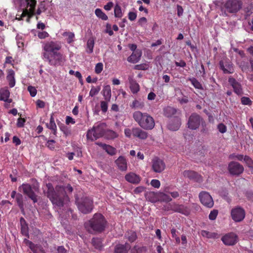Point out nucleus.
<instances>
[{
  "label": "nucleus",
  "instance_id": "obj_1",
  "mask_svg": "<svg viewBox=\"0 0 253 253\" xmlns=\"http://www.w3.org/2000/svg\"><path fill=\"white\" fill-rule=\"evenodd\" d=\"M47 190L46 196L52 204L60 209L69 206L70 199L68 194H71L73 188L70 184L66 185H57L54 189L52 184L48 183L46 185Z\"/></svg>",
  "mask_w": 253,
  "mask_h": 253
},
{
  "label": "nucleus",
  "instance_id": "obj_2",
  "mask_svg": "<svg viewBox=\"0 0 253 253\" xmlns=\"http://www.w3.org/2000/svg\"><path fill=\"white\" fill-rule=\"evenodd\" d=\"M61 43L56 41H48L42 45V59L53 67L62 66L66 59L65 56L60 51Z\"/></svg>",
  "mask_w": 253,
  "mask_h": 253
},
{
  "label": "nucleus",
  "instance_id": "obj_3",
  "mask_svg": "<svg viewBox=\"0 0 253 253\" xmlns=\"http://www.w3.org/2000/svg\"><path fill=\"white\" fill-rule=\"evenodd\" d=\"M107 221L101 213H95L93 217L85 224V227L88 232L101 233L105 228Z\"/></svg>",
  "mask_w": 253,
  "mask_h": 253
},
{
  "label": "nucleus",
  "instance_id": "obj_4",
  "mask_svg": "<svg viewBox=\"0 0 253 253\" xmlns=\"http://www.w3.org/2000/svg\"><path fill=\"white\" fill-rule=\"evenodd\" d=\"M133 118L143 129L152 130L155 126L154 118L147 113H142L139 111H135L133 114Z\"/></svg>",
  "mask_w": 253,
  "mask_h": 253
},
{
  "label": "nucleus",
  "instance_id": "obj_5",
  "mask_svg": "<svg viewBox=\"0 0 253 253\" xmlns=\"http://www.w3.org/2000/svg\"><path fill=\"white\" fill-rule=\"evenodd\" d=\"M18 189L30 199L34 204L38 202V199L40 198L37 194V193H39L40 190V186L38 183L33 185L28 183H23L19 187Z\"/></svg>",
  "mask_w": 253,
  "mask_h": 253
},
{
  "label": "nucleus",
  "instance_id": "obj_6",
  "mask_svg": "<svg viewBox=\"0 0 253 253\" xmlns=\"http://www.w3.org/2000/svg\"><path fill=\"white\" fill-rule=\"evenodd\" d=\"M107 129L105 123H99L94 125L91 129H89L86 133V138L93 141L104 136Z\"/></svg>",
  "mask_w": 253,
  "mask_h": 253
},
{
  "label": "nucleus",
  "instance_id": "obj_7",
  "mask_svg": "<svg viewBox=\"0 0 253 253\" xmlns=\"http://www.w3.org/2000/svg\"><path fill=\"white\" fill-rule=\"evenodd\" d=\"M79 210L84 214L91 212L93 208V200L87 197H83L77 202Z\"/></svg>",
  "mask_w": 253,
  "mask_h": 253
},
{
  "label": "nucleus",
  "instance_id": "obj_8",
  "mask_svg": "<svg viewBox=\"0 0 253 253\" xmlns=\"http://www.w3.org/2000/svg\"><path fill=\"white\" fill-rule=\"evenodd\" d=\"M242 2L240 0H227L224 4L226 11L230 13H237L242 7Z\"/></svg>",
  "mask_w": 253,
  "mask_h": 253
},
{
  "label": "nucleus",
  "instance_id": "obj_9",
  "mask_svg": "<svg viewBox=\"0 0 253 253\" xmlns=\"http://www.w3.org/2000/svg\"><path fill=\"white\" fill-rule=\"evenodd\" d=\"M203 118L197 113H192L189 117L188 122V127L192 130H196L199 128L202 122Z\"/></svg>",
  "mask_w": 253,
  "mask_h": 253
},
{
  "label": "nucleus",
  "instance_id": "obj_10",
  "mask_svg": "<svg viewBox=\"0 0 253 253\" xmlns=\"http://www.w3.org/2000/svg\"><path fill=\"white\" fill-rule=\"evenodd\" d=\"M246 212L245 210L239 206H237L231 211L232 219L235 222H241L245 217Z\"/></svg>",
  "mask_w": 253,
  "mask_h": 253
},
{
  "label": "nucleus",
  "instance_id": "obj_11",
  "mask_svg": "<svg viewBox=\"0 0 253 253\" xmlns=\"http://www.w3.org/2000/svg\"><path fill=\"white\" fill-rule=\"evenodd\" d=\"M199 197L201 203L205 207L208 208H211L213 206V200L208 192L206 191H202L200 192Z\"/></svg>",
  "mask_w": 253,
  "mask_h": 253
},
{
  "label": "nucleus",
  "instance_id": "obj_12",
  "mask_svg": "<svg viewBox=\"0 0 253 253\" xmlns=\"http://www.w3.org/2000/svg\"><path fill=\"white\" fill-rule=\"evenodd\" d=\"M228 170L231 175H239L243 172L244 168L239 163L232 161L228 164Z\"/></svg>",
  "mask_w": 253,
  "mask_h": 253
},
{
  "label": "nucleus",
  "instance_id": "obj_13",
  "mask_svg": "<svg viewBox=\"0 0 253 253\" xmlns=\"http://www.w3.org/2000/svg\"><path fill=\"white\" fill-rule=\"evenodd\" d=\"M152 169L155 172L161 173L165 169V163L158 157H155L152 160Z\"/></svg>",
  "mask_w": 253,
  "mask_h": 253
},
{
  "label": "nucleus",
  "instance_id": "obj_14",
  "mask_svg": "<svg viewBox=\"0 0 253 253\" xmlns=\"http://www.w3.org/2000/svg\"><path fill=\"white\" fill-rule=\"evenodd\" d=\"M238 240V236L232 232L225 235L221 238L223 243L227 246L234 245L237 243Z\"/></svg>",
  "mask_w": 253,
  "mask_h": 253
},
{
  "label": "nucleus",
  "instance_id": "obj_15",
  "mask_svg": "<svg viewBox=\"0 0 253 253\" xmlns=\"http://www.w3.org/2000/svg\"><path fill=\"white\" fill-rule=\"evenodd\" d=\"M181 119L178 116H173L170 119L168 124V128L172 131H176L178 130L181 126Z\"/></svg>",
  "mask_w": 253,
  "mask_h": 253
},
{
  "label": "nucleus",
  "instance_id": "obj_16",
  "mask_svg": "<svg viewBox=\"0 0 253 253\" xmlns=\"http://www.w3.org/2000/svg\"><path fill=\"white\" fill-rule=\"evenodd\" d=\"M228 82L233 88L234 92L238 95H241L243 94V90L242 85L237 81L235 79L229 77Z\"/></svg>",
  "mask_w": 253,
  "mask_h": 253
},
{
  "label": "nucleus",
  "instance_id": "obj_17",
  "mask_svg": "<svg viewBox=\"0 0 253 253\" xmlns=\"http://www.w3.org/2000/svg\"><path fill=\"white\" fill-rule=\"evenodd\" d=\"M183 175L185 177L188 178L189 179L194 180L196 182H201L202 181V176L193 170H184L183 172Z\"/></svg>",
  "mask_w": 253,
  "mask_h": 253
},
{
  "label": "nucleus",
  "instance_id": "obj_18",
  "mask_svg": "<svg viewBox=\"0 0 253 253\" xmlns=\"http://www.w3.org/2000/svg\"><path fill=\"white\" fill-rule=\"evenodd\" d=\"M132 136L139 139L145 140L148 137V134L147 132L143 130L141 127H135L132 128Z\"/></svg>",
  "mask_w": 253,
  "mask_h": 253
},
{
  "label": "nucleus",
  "instance_id": "obj_19",
  "mask_svg": "<svg viewBox=\"0 0 253 253\" xmlns=\"http://www.w3.org/2000/svg\"><path fill=\"white\" fill-rule=\"evenodd\" d=\"M24 241L28 245L33 253H45L44 250L41 245L35 244L27 239H25Z\"/></svg>",
  "mask_w": 253,
  "mask_h": 253
},
{
  "label": "nucleus",
  "instance_id": "obj_20",
  "mask_svg": "<svg viewBox=\"0 0 253 253\" xmlns=\"http://www.w3.org/2000/svg\"><path fill=\"white\" fill-rule=\"evenodd\" d=\"M126 180L133 184H138L141 179V177L134 172H129L125 175Z\"/></svg>",
  "mask_w": 253,
  "mask_h": 253
},
{
  "label": "nucleus",
  "instance_id": "obj_21",
  "mask_svg": "<svg viewBox=\"0 0 253 253\" xmlns=\"http://www.w3.org/2000/svg\"><path fill=\"white\" fill-rule=\"evenodd\" d=\"M115 163L118 168L122 171H125L127 170V161L126 159L122 156H120Z\"/></svg>",
  "mask_w": 253,
  "mask_h": 253
},
{
  "label": "nucleus",
  "instance_id": "obj_22",
  "mask_svg": "<svg viewBox=\"0 0 253 253\" xmlns=\"http://www.w3.org/2000/svg\"><path fill=\"white\" fill-rule=\"evenodd\" d=\"M160 192H155L153 191L147 192L145 195V198L147 200L152 203H155L160 201Z\"/></svg>",
  "mask_w": 253,
  "mask_h": 253
},
{
  "label": "nucleus",
  "instance_id": "obj_23",
  "mask_svg": "<svg viewBox=\"0 0 253 253\" xmlns=\"http://www.w3.org/2000/svg\"><path fill=\"white\" fill-rule=\"evenodd\" d=\"M170 206V209L175 212H179L185 215L188 214V211L187 207L183 205H179L173 203Z\"/></svg>",
  "mask_w": 253,
  "mask_h": 253
},
{
  "label": "nucleus",
  "instance_id": "obj_24",
  "mask_svg": "<svg viewBox=\"0 0 253 253\" xmlns=\"http://www.w3.org/2000/svg\"><path fill=\"white\" fill-rule=\"evenodd\" d=\"M219 66L224 74H232L234 72L233 64L230 62H227L224 65L223 62L221 61L219 62Z\"/></svg>",
  "mask_w": 253,
  "mask_h": 253
},
{
  "label": "nucleus",
  "instance_id": "obj_25",
  "mask_svg": "<svg viewBox=\"0 0 253 253\" xmlns=\"http://www.w3.org/2000/svg\"><path fill=\"white\" fill-rule=\"evenodd\" d=\"M130 248V245L126 243L125 244H117L114 248V253H127L128 250Z\"/></svg>",
  "mask_w": 253,
  "mask_h": 253
},
{
  "label": "nucleus",
  "instance_id": "obj_26",
  "mask_svg": "<svg viewBox=\"0 0 253 253\" xmlns=\"http://www.w3.org/2000/svg\"><path fill=\"white\" fill-rule=\"evenodd\" d=\"M96 144L102 147L107 154L111 156H114L117 153L116 149L110 145H107L101 142H97Z\"/></svg>",
  "mask_w": 253,
  "mask_h": 253
},
{
  "label": "nucleus",
  "instance_id": "obj_27",
  "mask_svg": "<svg viewBox=\"0 0 253 253\" xmlns=\"http://www.w3.org/2000/svg\"><path fill=\"white\" fill-rule=\"evenodd\" d=\"M20 223L21 225V232L22 235L29 238L28 226L25 219L21 217L20 218Z\"/></svg>",
  "mask_w": 253,
  "mask_h": 253
},
{
  "label": "nucleus",
  "instance_id": "obj_28",
  "mask_svg": "<svg viewBox=\"0 0 253 253\" xmlns=\"http://www.w3.org/2000/svg\"><path fill=\"white\" fill-rule=\"evenodd\" d=\"M91 244L95 249L99 251L102 250L103 248V240L100 238H92L91 239Z\"/></svg>",
  "mask_w": 253,
  "mask_h": 253
},
{
  "label": "nucleus",
  "instance_id": "obj_29",
  "mask_svg": "<svg viewBox=\"0 0 253 253\" xmlns=\"http://www.w3.org/2000/svg\"><path fill=\"white\" fill-rule=\"evenodd\" d=\"M141 56V53L139 51L133 52L127 59L128 62L132 63H136L138 62Z\"/></svg>",
  "mask_w": 253,
  "mask_h": 253
},
{
  "label": "nucleus",
  "instance_id": "obj_30",
  "mask_svg": "<svg viewBox=\"0 0 253 253\" xmlns=\"http://www.w3.org/2000/svg\"><path fill=\"white\" fill-rule=\"evenodd\" d=\"M129 83L130 84V89L131 90V91L133 93H137L140 89L139 85L136 82V81L132 79V78H129Z\"/></svg>",
  "mask_w": 253,
  "mask_h": 253
},
{
  "label": "nucleus",
  "instance_id": "obj_31",
  "mask_svg": "<svg viewBox=\"0 0 253 253\" xmlns=\"http://www.w3.org/2000/svg\"><path fill=\"white\" fill-rule=\"evenodd\" d=\"M14 76V71L12 69L8 70L6 79L8 82L9 85L10 87H13L15 85Z\"/></svg>",
  "mask_w": 253,
  "mask_h": 253
},
{
  "label": "nucleus",
  "instance_id": "obj_32",
  "mask_svg": "<svg viewBox=\"0 0 253 253\" xmlns=\"http://www.w3.org/2000/svg\"><path fill=\"white\" fill-rule=\"evenodd\" d=\"M124 237L130 243L134 242L137 238L136 232L132 230L127 231L125 233Z\"/></svg>",
  "mask_w": 253,
  "mask_h": 253
},
{
  "label": "nucleus",
  "instance_id": "obj_33",
  "mask_svg": "<svg viewBox=\"0 0 253 253\" xmlns=\"http://www.w3.org/2000/svg\"><path fill=\"white\" fill-rule=\"evenodd\" d=\"M102 94L104 99L107 101H110L111 97V89L109 85H106L104 86L102 90Z\"/></svg>",
  "mask_w": 253,
  "mask_h": 253
},
{
  "label": "nucleus",
  "instance_id": "obj_34",
  "mask_svg": "<svg viewBox=\"0 0 253 253\" xmlns=\"http://www.w3.org/2000/svg\"><path fill=\"white\" fill-rule=\"evenodd\" d=\"M176 112L177 110L175 108L168 106L164 109V115L165 117L171 119L176 114Z\"/></svg>",
  "mask_w": 253,
  "mask_h": 253
},
{
  "label": "nucleus",
  "instance_id": "obj_35",
  "mask_svg": "<svg viewBox=\"0 0 253 253\" xmlns=\"http://www.w3.org/2000/svg\"><path fill=\"white\" fill-rule=\"evenodd\" d=\"M16 201L17 204L18 206L19 209L21 211H24V203H23V196L21 194L17 193L16 196Z\"/></svg>",
  "mask_w": 253,
  "mask_h": 253
},
{
  "label": "nucleus",
  "instance_id": "obj_36",
  "mask_svg": "<svg viewBox=\"0 0 253 253\" xmlns=\"http://www.w3.org/2000/svg\"><path fill=\"white\" fill-rule=\"evenodd\" d=\"M104 136L108 139H114L118 137V134L116 132L107 128Z\"/></svg>",
  "mask_w": 253,
  "mask_h": 253
},
{
  "label": "nucleus",
  "instance_id": "obj_37",
  "mask_svg": "<svg viewBox=\"0 0 253 253\" xmlns=\"http://www.w3.org/2000/svg\"><path fill=\"white\" fill-rule=\"evenodd\" d=\"M94 40L93 38H90L87 42L86 51L88 53H91L93 51Z\"/></svg>",
  "mask_w": 253,
  "mask_h": 253
},
{
  "label": "nucleus",
  "instance_id": "obj_38",
  "mask_svg": "<svg viewBox=\"0 0 253 253\" xmlns=\"http://www.w3.org/2000/svg\"><path fill=\"white\" fill-rule=\"evenodd\" d=\"M27 6L30 7V12L31 13V16L35 15V7L37 4L36 0H26Z\"/></svg>",
  "mask_w": 253,
  "mask_h": 253
},
{
  "label": "nucleus",
  "instance_id": "obj_39",
  "mask_svg": "<svg viewBox=\"0 0 253 253\" xmlns=\"http://www.w3.org/2000/svg\"><path fill=\"white\" fill-rule=\"evenodd\" d=\"M10 92L7 88H1L0 89V100H5L9 97Z\"/></svg>",
  "mask_w": 253,
  "mask_h": 253
},
{
  "label": "nucleus",
  "instance_id": "obj_40",
  "mask_svg": "<svg viewBox=\"0 0 253 253\" xmlns=\"http://www.w3.org/2000/svg\"><path fill=\"white\" fill-rule=\"evenodd\" d=\"M144 106V103L138 101L137 100H134L133 101L132 103L130 105V107L131 108L141 109H142Z\"/></svg>",
  "mask_w": 253,
  "mask_h": 253
},
{
  "label": "nucleus",
  "instance_id": "obj_41",
  "mask_svg": "<svg viewBox=\"0 0 253 253\" xmlns=\"http://www.w3.org/2000/svg\"><path fill=\"white\" fill-rule=\"evenodd\" d=\"M64 37H66V41L68 43H71L74 42V39L75 38V34L70 32H65L63 34Z\"/></svg>",
  "mask_w": 253,
  "mask_h": 253
},
{
  "label": "nucleus",
  "instance_id": "obj_42",
  "mask_svg": "<svg viewBox=\"0 0 253 253\" xmlns=\"http://www.w3.org/2000/svg\"><path fill=\"white\" fill-rule=\"evenodd\" d=\"M95 14L97 17L103 20H107L108 19L107 15L100 8H97L95 9Z\"/></svg>",
  "mask_w": 253,
  "mask_h": 253
},
{
  "label": "nucleus",
  "instance_id": "obj_43",
  "mask_svg": "<svg viewBox=\"0 0 253 253\" xmlns=\"http://www.w3.org/2000/svg\"><path fill=\"white\" fill-rule=\"evenodd\" d=\"M114 16L117 18H122L123 16V13L122 12L121 6L117 4L114 7Z\"/></svg>",
  "mask_w": 253,
  "mask_h": 253
},
{
  "label": "nucleus",
  "instance_id": "obj_44",
  "mask_svg": "<svg viewBox=\"0 0 253 253\" xmlns=\"http://www.w3.org/2000/svg\"><path fill=\"white\" fill-rule=\"evenodd\" d=\"M189 80L195 88L199 89H203L202 84L196 78H190Z\"/></svg>",
  "mask_w": 253,
  "mask_h": 253
},
{
  "label": "nucleus",
  "instance_id": "obj_45",
  "mask_svg": "<svg viewBox=\"0 0 253 253\" xmlns=\"http://www.w3.org/2000/svg\"><path fill=\"white\" fill-rule=\"evenodd\" d=\"M145 250V247L134 246L131 250L130 253H142Z\"/></svg>",
  "mask_w": 253,
  "mask_h": 253
},
{
  "label": "nucleus",
  "instance_id": "obj_46",
  "mask_svg": "<svg viewBox=\"0 0 253 253\" xmlns=\"http://www.w3.org/2000/svg\"><path fill=\"white\" fill-rule=\"evenodd\" d=\"M160 201H164L166 202H169L172 201L171 198H170L168 195L160 192Z\"/></svg>",
  "mask_w": 253,
  "mask_h": 253
},
{
  "label": "nucleus",
  "instance_id": "obj_47",
  "mask_svg": "<svg viewBox=\"0 0 253 253\" xmlns=\"http://www.w3.org/2000/svg\"><path fill=\"white\" fill-rule=\"evenodd\" d=\"M46 127L52 131V133L54 135L57 134V126L55 123H49L46 124Z\"/></svg>",
  "mask_w": 253,
  "mask_h": 253
},
{
  "label": "nucleus",
  "instance_id": "obj_48",
  "mask_svg": "<svg viewBox=\"0 0 253 253\" xmlns=\"http://www.w3.org/2000/svg\"><path fill=\"white\" fill-rule=\"evenodd\" d=\"M100 89L101 87L100 86H97L96 87L92 86L89 91V96L93 97L97 94L100 90Z\"/></svg>",
  "mask_w": 253,
  "mask_h": 253
},
{
  "label": "nucleus",
  "instance_id": "obj_49",
  "mask_svg": "<svg viewBox=\"0 0 253 253\" xmlns=\"http://www.w3.org/2000/svg\"><path fill=\"white\" fill-rule=\"evenodd\" d=\"M244 160L249 168L253 169V161L249 156H245Z\"/></svg>",
  "mask_w": 253,
  "mask_h": 253
},
{
  "label": "nucleus",
  "instance_id": "obj_50",
  "mask_svg": "<svg viewBox=\"0 0 253 253\" xmlns=\"http://www.w3.org/2000/svg\"><path fill=\"white\" fill-rule=\"evenodd\" d=\"M245 11L246 13L245 18L247 19L253 13V5H250L248 6L245 8Z\"/></svg>",
  "mask_w": 253,
  "mask_h": 253
},
{
  "label": "nucleus",
  "instance_id": "obj_51",
  "mask_svg": "<svg viewBox=\"0 0 253 253\" xmlns=\"http://www.w3.org/2000/svg\"><path fill=\"white\" fill-rule=\"evenodd\" d=\"M241 103L244 105L250 106L252 105V101L249 97H242L241 99Z\"/></svg>",
  "mask_w": 253,
  "mask_h": 253
},
{
  "label": "nucleus",
  "instance_id": "obj_52",
  "mask_svg": "<svg viewBox=\"0 0 253 253\" xmlns=\"http://www.w3.org/2000/svg\"><path fill=\"white\" fill-rule=\"evenodd\" d=\"M109 101H107L105 100V101H101L100 102V107L103 113H106L108 110V103Z\"/></svg>",
  "mask_w": 253,
  "mask_h": 253
},
{
  "label": "nucleus",
  "instance_id": "obj_53",
  "mask_svg": "<svg viewBox=\"0 0 253 253\" xmlns=\"http://www.w3.org/2000/svg\"><path fill=\"white\" fill-rule=\"evenodd\" d=\"M134 69L137 70H146L148 69V65L147 64H140L134 66Z\"/></svg>",
  "mask_w": 253,
  "mask_h": 253
},
{
  "label": "nucleus",
  "instance_id": "obj_54",
  "mask_svg": "<svg viewBox=\"0 0 253 253\" xmlns=\"http://www.w3.org/2000/svg\"><path fill=\"white\" fill-rule=\"evenodd\" d=\"M55 140L53 139L48 140L46 142V145L49 149L53 150L55 149Z\"/></svg>",
  "mask_w": 253,
  "mask_h": 253
},
{
  "label": "nucleus",
  "instance_id": "obj_55",
  "mask_svg": "<svg viewBox=\"0 0 253 253\" xmlns=\"http://www.w3.org/2000/svg\"><path fill=\"white\" fill-rule=\"evenodd\" d=\"M217 128L218 131L221 133H224L227 131V127L223 123H219L217 126Z\"/></svg>",
  "mask_w": 253,
  "mask_h": 253
},
{
  "label": "nucleus",
  "instance_id": "obj_56",
  "mask_svg": "<svg viewBox=\"0 0 253 253\" xmlns=\"http://www.w3.org/2000/svg\"><path fill=\"white\" fill-rule=\"evenodd\" d=\"M218 211L217 210L211 211L209 215V218L211 220H215L217 216Z\"/></svg>",
  "mask_w": 253,
  "mask_h": 253
},
{
  "label": "nucleus",
  "instance_id": "obj_57",
  "mask_svg": "<svg viewBox=\"0 0 253 253\" xmlns=\"http://www.w3.org/2000/svg\"><path fill=\"white\" fill-rule=\"evenodd\" d=\"M103 65L102 63L99 62L96 64L95 67V73L99 74H100L103 70Z\"/></svg>",
  "mask_w": 253,
  "mask_h": 253
},
{
  "label": "nucleus",
  "instance_id": "obj_58",
  "mask_svg": "<svg viewBox=\"0 0 253 253\" xmlns=\"http://www.w3.org/2000/svg\"><path fill=\"white\" fill-rule=\"evenodd\" d=\"M28 90L32 97H34L37 94V89L35 87L30 85L28 87Z\"/></svg>",
  "mask_w": 253,
  "mask_h": 253
},
{
  "label": "nucleus",
  "instance_id": "obj_59",
  "mask_svg": "<svg viewBox=\"0 0 253 253\" xmlns=\"http://www.w3.org/2000/svg\"><path fill=\"white\" fill-rule=\"evenodd\" d=\"M201 235L208 238H211L214 237L213 233H211L206 230H202L201 232Z\"/></svg>",
  "mask_w": 253,
  "mask_h": 253
},
{
  "label": "nucleus",
  "instance_id": "obj_60",
  "mask_svg": "<svg viewBox=\"0 0 253 253\" xmlns=\"http://www.w3.org/2000/svg\"><path fill=\"white\" fill-rule=\"evenodd\" d=\"M49 34L46 31H39L38 32V37L41 39H44L49 37Z\"/></svg>",
  "mask_w": 253,
  "mask_h": 253
},
{
  "label": "nucleus",
  "instance_id": "obj_61",
  "mask_svg": "<svg viewBox=\"0 0 253 253\" xmlns=\"http://www.w3.org/2000/svg\"><path fill=\"white\" fill-rule=\"evenodd\" d=\"M150 184L152 186L156 188H159L160 187V181L158 179H153L151 181Z\"/></svg>",
  "mask_w": 253,
  "mask_h": 253
},
{
  "label": "nucleus",
  "instance_id": "obj_62",
  "mask_svg": "<svg viewBox=\"0 0 253 253\" xmlns=\"http://www.w3.org/2000/svg\"><path fill=\"white\" fill-rule=\"evenodd\" d=\"M202 128L201 129V132L203 133H206L208 132V129L207 127V124L205 121L203 119L202 122L201 123Z\"/></svg>",
  "mask_w": 253,
  "mask_h": 253
},
{
  "label": "nucleus",
  "instance_id": "obj_63",
  "mask_svg": "<svg viewBox=\"0 0 253 253\" xmlns=\"http://www.w3.org/2000/svg\"><path fill=\"white\" fill-rule=\"evenodd\" d=\"M105 32L106 33H108L109 35L110 36L113 35L114 33L113 31L112 30V26L110 24L107 23L106 24Z\"/></svg>",
  "mask_w": 253,
  "mask_h": 253
},
{
  "label": "nucleus",
  "instance_id": "obj_64",
  "mask_svg": "<svg viewBox=\"0 0 253 253\" xmlns=\"http://www.w3.org/2000/svg\"><path fill=\"white\" fill-rule=\"evenodd\" d=\"M25 119L24 118H19L17 120V126L18 127H23L24 124L25 123Z\"/></svg>",
  "mask_w": 253,
  "mask_h": 253
}]
</instances>
